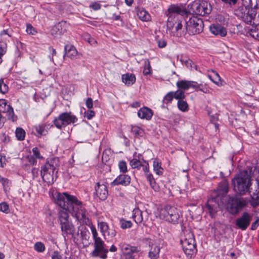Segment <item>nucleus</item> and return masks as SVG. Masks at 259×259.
<instances>
[{
  "instance_id": "1",
  "label": "nucleus",
  "mask_w": 259,
  "mask_h": 259,
  "mask_svg": "<svg viewBox=\"0 0 259 259\" xmlns=\"http://www.w3.org/2000/svg\"><path fill=\"white\" fill-rule=\"evenodd\" d=\"M55 203L60 207L72 211V216L80 225L89 226L91 230L93 239L98 236L96 227L88 217V212L85 205L74 195L67 193L56 192L54 195Z\"/></svg>"
},
{
  "instance_id": "2",
  "label": "nucleus",
  "mask_w": 259,
  "mask_h": 259,
  "mask_svg": "<svg viewBox=\"0 0 259 259\" xmlns=\"http://www.w3.org/2000/svg\"><path fill=\"white\" fill-rule=\"evenodd\" d=\"M167 30L171 36L181 37L185 35L186 11L181 6L171 5L167 10Z\"/></svg>"
},
{
  "instance_id": "3",
  "label": "nucleus",
  "mask_w": 259,
  "mask_h": 259,
  "mask_svg": "<svg viewBox=\"0 0 259 259\" xmlns=\"http://www.w3.org/2000/svg\"><path fill=\"white\" fill-rule=\"evenodd\" d=\"M251 168L249 170L240 171L232 180L234 190L240 195L250 193V187L251 185Z\"/></svg>"
},
{
  "instance_id": "4",
  "label": "nucleus",
  "mask_w": 259,
  "mask_h": 259,
  "mask_svg": "<svg viewBox=\"0 0 259 259\" xmlns=\"http://www.w3.org/2000/svg\"><path fill=\"white\" fill-rule=\"evenodd\" d=\"M60 165L58 157L48 158L45 164L41 167L40 175L43 181L48 185L53 184L56 181L55 172H58V167Z\"/></svg>"
},
{
  "instance_id": "5",
  "label": "nucleus",
  "mask_w": 259,
  "mask_h": 259,
  "mask_svg": "<svg viewBox=\"0 0 259 259\" xmlns=\"http://www.w3.org/2000/svg\"><path fill=\"white\" fill-rule=\"evenodd\" d=\"M62 208V210L59 211L58 217V221L60 225L62 235L65 239H66V238L68 237V235H71L72 237L74 238V241H75L76 239L74 236L75 229L71 221L69 220V216L67 212V211H68L71 212L72 213V211L71 210H67L63 208Z\"/></svg>"
},
{
  "instance_id": "6",
  "label": "nucleus",
  "mask_w": 259,
  "mask_h": 259,
  "mask_svg": "<svg viewBox=\"0 0 259 259\" xmlns=\"http://www.w3.org/2000/svg\"><path fill=\"white\" fill-rule=\"evenodd\" d=\"M252 0H243V6L235 11V14L245 23L251 25L256 15V11L252 9Z\"/></svg>"
},
{
  "instance_id": "7",
  "label": "nucleus",
  "mask_w": 259,
  "mask_h": 259,
  "mask_svg": "<svg viewBox=\"0 0 259 259\" xmlns=\"http://www.w3.org/2000/svg\"><path fill=\"white\" fill-rule=\"evenodd\" d=\"M159 216L161 219L172 224H178L182 217L181 211L175 206L166 205L160 208Z\"/></svg>"
},
{
  "instance_id": "8",
  "label": "nucleus",
  "mask_w": 259,
  "mask_h": 259,
  "mask_svg": "<svg viewBox=\"0 0 259 259\" xmlns=\"http://www.w3.org/2000/svg\"><path fill=\"white\" fill-rule=\"evenodd\" d=\"M181 244L184 252L187 256L191 258L197 252L196 243L193 233L189 231L186 235L183 240H181Z\"/></svg>"
},
{
  "instance_id": "9",
  "label": "nucleus",
  "mask_w": 259,
  "mask_h": 259,
  "mask_svg": "<svg viewBox=\"0 0 259 259\" xmlns=\"http://www.w3.org/2000/svg\"><path fill=\"white\" fill-rule=\"evenodd\" d=\"M227 198V209L232 214L238 213L246 205L245 200L241 197L228 195Z\"/></svg>"
},
{
  "instance_id": "10",
  "label": "nucleus",
  "mask_w": 259,
  "mask_h": 259,
  "mask_svg": "<svg viewBox=\"0 0 259 259\" xmlns=\"http://www.w3.org/2000/svg\"><path fill=\"white\" fill-rule=\"evenodd\" d=\"M203 27L204 24L202 19L197 17H191L189 21H186L185 35L187 33L189 35L199 34L203 31Z\"/></svg>"
},
{
  "instance_id": "11",
  "label": "nucleus",
  "mask_w": 259,
  "mask_h": 259,
  "mask_svg": "<svg viewBox=\"0 0 259 259\" xmlns=\"http://www.w3.org/2000/svg\"><path fill=\"white\" fill-rule=\"evenodd\" d=\"M190 7V11L194 14L201 16L208 15L211 11L210 4L206 1L193 2Z\"/></svg>"
},
{
  "instance_id": "12",
  "label": "nucleus",
  "mask_w": 259,
  "mask_h": 259,
  "mask_svg": "<svg viewBox=\"0 0 259 259\" xmlns=\"http://www.w3.org/2000/svg\"><path fill=\"white\" fill-rule=\"evenodd\" d=\"M251 220L250 215L247 212H244L240 217L236 220V226L242 231L246 230L249 226Z\"/></svg>"
},
{
  "instance_id": "13",
  "label": "nucleus",
  "mask_w": 259,
  "mask_h": 259,
  "mask_svg": "<svg viewBox=\"0 0 259 259\" xmlns=\"http://www.w3.org/2000/svg\"><path fill=\"white\" fill-rule=\"evenodd\" d=\"M137 153L134 154V158L130 160V164L132 167L134 169H140L142 167V170L144 168V166L146 164H149L148 161L145 160L141 153H139L136 155Z\"/></svg>"
},
{
  "instance_id": "14",
  "label": "nucleus",
  "mask_w": 259,
  "mask_h": 259,
  "mask_svg": "<svg viewBox=\"0 0 259 259\" xmlns=\"http://www.w3.org/2000/svg\"><path fill=\"white\" fill-rule=\"evenodd\" d=\"M0 111L3 113H7L9 119L13 121L17 120V117L15 115L13 108L7 104V100L5 99L0 100Z\"/></svg>"
},
{
  "instance_id": "15",
  "label": "nucleus",
  "mask_w": 259,
  "mask_h": 259,
  "mask_svg": "<svg viewBox=\"0 0 259 259\" xmlns=\"http://www.w3.org/2000/svg\"><path fill=\"white\" fill-rule=\"evenodd\" d=\"M95 193L101 200H106L108 196V186L107 184H101L98 182L95 186Z\"/></svg>"
},
{
  "instance_id": "16",
  "label": "nucleus",
  "mask_w": 259,
  "mask_h": 259,
  "mask_svg": "<svg viewBox=\"0 0 259 259\" xmlns=\"http://www.w3.org/2000/svg\"><path fill=\"white\" fill-rule=\"evenodd\" d=\"M81 54L78 52L75 47L70 44H67L64 47L63 58L66 56L71 60L80 58Z\"/></svg>"
},
{
  "instance_id": "17",
  "label": "nucleus",
  "mask_w": 259,
  "mask_h": 259,
  "mask_svg": "<svg viewBox=\"0 0 259 259\" xmlns=\"http://www.w3.org/2000/svg\"><path fill=\"white\" fill-rule=\"evenodd\" d=\"M54 125L48 123H43L35 125L33 127L36 133L35 135L38 138H40L42 136H46L48 134L49 131Z\"/></svg>"
},
{
  "instance_id": "18",
  "label": "nucleus",
  "mask_w": 259,
  "mask_h": 259,
  "mask_svg": "<svg viewBox=\"0 0 259 259\" xmlns=\"http://www.w3.org/2000/svg\"><path fill=\"white\" fill-rule=\"evenodd\" d=\"M98 226L100 231L102 233L103 236L104 237L107 235L110 238H113L116 236V231L113 228L110 229L106 222H99Z\"/></svg>"
},
{
  "instance_id": "19",
  "label": "nucleus",
  "mask_w": 259,
  "mask_h": 259,
  "mask_svg": "<svg viewBox=\"0 0 259 259\" xmlns=\"http://www.w3.org/2000/svg\"><path fill=\"white\" fill-rule=\"evenodd\" d=\"M131 182V178L128 175L120 174L118 176L113 182L110 184L112 187L122 185L123 186H127L130 185Z\"/></svg>"
},
{
  "instance_id": "20",
  "label": "nucleus",
  "mask_w": 259,
  "mask_h": 259,
  "mask_svg": "<svg viewBox=\"0 0 259 259\" xmlns=\"http://www.w3.org/2000/svg\"><path fill=\"white\" fill-rule=\"evenodd\" d=\"M218 197L209 199L205 204V208L208 211L210 217L213 218L218 211L219 204L217 202Z\"/></svg>"
},
{
  "instance_id": "21",
  "label": "nucleus",
  "mask_w": 259,
  "mask_h": 259,
  "mask_svg": "<svg viewBox=\"0 0 259 259\" xmlns=\"http://www.w3.org/2000/svg\"><path fill=\"white\" fill-rule=\"evenodd\" d=\"M93 239L94 241V249L91 253V255L92 257H97L100 256V250L103 249V247L105 246V244L100 237H98Z\"/></svg>"
},
{
  "instance_id": "22",
  "label": "nucleus",
  "mask_w": 259,
  "mask_h": 259,
  "mask_svg": "<svg viewBox=\"0 0 259 259\" xmlns=\"http://www.w3.org/2000/svg\"><path fill=\"white\" fill-rule=\"evenodd\" d=\"M32 155L28 156L27 159L29 163L32 165L37 164V159H43L44 158L41 155L40 150L38 147H35L32 149Z\"/></svg>"
},
{
  "instance_id": "23",
  "label": "nucleus",
  "mask_w": 259,
  "mask_h": 259,
  "mask_svg": "<svg viewBox=\"0 0 259 259\" xmlns=\"http://www.w3.org/2000/svg\"><path fill=\"white\" fill-rule=\"evenodd\" d=\"M137 115L142 119L150 120L153 115V112L149 108L144 106L139 110Z\"/></svg>"
},
{
  "instance_id": "24",
  "label": "nucleus",
  "mask_w": 259,
  "mask_h": 259,
  "mask_svg": "<svg viewBox=\"0 0 259 259\" xmlns=\"http://www.w3.org/2000/svg\"><path fill=\"white\" fill-rule=\"evenodd\" d=\"M210 31L212 34L221 37L225 36L227 33L226 29L219 24L211 25L210 26Z\"/></svg>"
},
{
  "instance_id": "25",
  "label": "nucleus",
  "mask_w": 259,
  "mask_h": 259,
  "mask_svg": "<svg viewBox=\"0 0 259 259\" xmlns=\"http://www.w3.org/2000/svg\"><path fill=\"white\" fill-rule=\"evenodd\" d=\"M120 247L123 256L133 253H138L140 251L137 246H131L126 243L121 244Z\"/></svg>"
},
{
  "instance_id": "26",
  "label": "nucleus",
  "mask_w": 259,
  "mask_h": 259,
  "mask_svg": "<svg viewBox=\"0 0 259 259\" xmlns=\"http://www.w3.org/2000/svg\"><path fill=\"white\" fill-rule=\"evenodd\" d=\"M218 193L222 196L226 195L229 191V183L228 181L224 179L218 184L217 187Z\"/></svg>"
},
{
  "instance_id": "27",
  "label": "nucleus",
  "mask_w": 259,
  "mask_h": 259,
  "mask_svg": "<svg viewBox=\"0 0 259 259\" xmlns=\"http://www.w3.org/2000/svg\"><path fill=\"white\" fill-rule=\"evenodd\" d=\"M137 15L139 19L143 22H148L151 19L149 12L143 8L137 9Z\"/></svg>"
},
{
  "instance_id": "28",
  "label": "nucleus",
  "mask_w": 259,
  "mask_h": 259,
  "mask_svg": "<svg viewBox=\"0 0 259 259\" xmlns=\"http://www.w3.org/2000/svg\"><path fill=\"white\" fill-rule=\"evenodd\" d=\"M52 122L54 126L60 130L67 126L62 113L60 114L58 117H55Z\"/></svg>"
},
{
  "instance_id": "29",
  "label": "nucleus",
  "mask_w": 259,
  "mask_h": 259,
  "mask_svg": "<svg viewBox=\"0 0 259 259\" xmlns=\"http://www.w3.org/2000/svg\"><path fill=\"white\" fill-rule=\"evenodd\" d=\"M62 113L67 126L72 123L73 124L78 120L77 117L71 112H65Z\"/></svg>"
},
{
  "instance_id": "30",
  "label": "nucleus",
  "mask_w": 259,
  "mask_h": 259,
  "mask_svg": "<svg viewBox=\"0 0 259 259\" xmlns=\"http://www.w3.org/2000/svg\"><path fill=\"white\" fill-rule=\"evenodd\" d=\"M122 81L127 85H132L135 82L136 78L135 75L133 73H125L121 76Z\"/></svg>"
},
{
  "instance_id": "31",
  "label": "nucleus",
  "mask_w": 259,
  "mask_h": 259,
  "mask_svg": "<svg viewBox=\"0 0 259 259\" xmlns=\"http://www.w3.org/2000/svg\"><path fill=\"white\" fill-rule=\"evenodd\" d=\"M132 218L137 224H139L143 221L142 211L138 208H135L132 212Z\"/></svg>"
},
{
  "instance_id": "32",
  "label": "nucleus",
  "mask_w": 259,
  "mask_h": 259,
  "mask_svg": "<svg viewBox=\"0 0 259 259\" xmlns=\"http://www.w3.org/2000/svg\"><path fill=\"white\" fill-rule=\"evenodd\" d=\"M153 166V170L156 175L159 176L163 175V168L162 167V162L159 159L157 158L154 159Z\"/></svg>"
},
{
  "instance_id": "33",
  "label": "nucleus",
  "mask_w": 259,
  "mask_h": 259,
  "mask_svg": "<svg viewBox=\"0 0 259 259\" xmlns=\"http://www.w3.org/2000/svg\"><path fill=\"white\" fill-rule=\"evenodd\" d=\"M160 247L152 244L149 250L148 256L150 259H157L159 256Z\"/></svg>"
},
{
  "instance_id": "34",
  "label": "nucleus",
  "mask_w": 259,
  "mask_h": 259,
  "mask_svg": "<svg viewBox=\"0 0 259 259\" xmlns=\"http://www.w3.org/2000/svg\"><path fill=\"white\" fill-rule=\"evenodd\" d=\"M0 183L2 184L5 193L7 195L11 189L12 186L11 181L7 178L4 177L0 178Z\"/></svg>"
},
{
  "instance_id": "35",
  "label": "nucleus",
  "mask_w": 259,
  "mask_h": 259,
  "mask_svg": "<svg viewBox=\"0 0 259 259\" xmlns=\"http://www.w3.org/2000/svg\"><path fill=\"white\" fill-rule=\"evenodd\" d=\"M131 132L135 135V137L138 138L143 137L145 135L144 130L138 126H133L131 128Z\"/></svg>"
},
{
  "instance_id": "36",
  "label": "nucleus",
  "mask_w": 259,
  "mask_h": 259,
  "mask_svg": "<svg viewBox=\"0 0 259 259\" xmlns=\"http://www.w3.org/2000/svg\"><path fill=\"white\" fill-rule=\"evenodd\" d=\"M177 88L183 91L188 90L190 89V80H181L176 83Z\"/></svg>"
},
{
  "instance_id": "37",
  "label": "nucleus",
  "mask_w": 259,
  "mask_h": 259,
  "mask_svg": "<svg viewBox=\"0 0 259 259\" xmlns=\"http://www.w3.org/2000/svg\"><path fill=\"white\" fill-rule=\"evenodd\" d=\"M177 107L180 111L183 112L188 111L189 109L188 103L184 99L178 101Z\"/></svg>"
},
{
  "instance_id": "38",
  "label": "nucleus",
  "mask_w": 259,
  "mask_h": 259,
  "mask_svg": "<svg viewBox=\"0 0 259 259\" xmlns=\"http://www.w3.org/2000/svg\"><path fill=\"white\" fill-rule=\"evenodd\" d=\"M144 167V168H143V171L144 172L145 177L149 183H150L152 182L155 181L153 175L149 172V164H146V165H145Z\"/></svg>"
},
{
  "instance_id": "39",
  "label": "nucleus",
  "mask_w": 259,
  "mask_h": 259,
  "mask_svg": "<svg viewBox=\"0 0 259 259\" xmlns=\"http://www.w3.org/2000/svg\"><path fill=\"white\" fill-rule=\"evenodd\" d=\"M175 99L173 92H168L163 97L162 99V103L166 105L170 104L172 103L173 99Z\"/></svg>"
},
{
  "instance_id": "40",
  "label": "nucleus",
  "mask_w": 259,
  "mask_h": 259,
  "mask_svg": "<svg viewBox=\"0 0 259 259\" xmlns=\"http://www.w3.org/2000/svg\"><path fill=\"white\" fill-rule=\"evenodd\" d=\"M120 227L122 229H129L132 227L133 223L131 221H127L123 218L119 220Z\"/></svg>"
},
{
  "instance_id": "41",
  "label": "nucleus",
  "mask_w": 259,
  "mask_h": 259,
  "mask_svg": "<svg viewBox=\"0 0 259 259\" xmlns=\"http://www.w3.org/2000/svg\"><path fill=\"white\" fill-rule=\"evenodd\" d=\"M25 131L21 127H17L15 131L16 137L18 140L23 141L25 137Z\"/></svg>"
},
{
  "instance_id": "42",
  "label": "nucleus",
  "mask_w": 259,
  "mask_h": 259,
  "mask_svg": "<svg viewBox=\"0 0 259 259\" xmlns=\"http://www.w3.org/2000/svg\"><path fill=\"white\" fill-rule=\"evenodd\" d=\"M78 230L80 231V237L82 240H88L89 238L90 232L85 227H79Z\"/></svg>"
},
{
  "instance_id": "43",
  "label": "nucleus",
  "mask_w": 259,
  "mask_h": 259,
  "mask_svg": "<svg viewBox=\"0 0 259 259\" xmlns=\"http://www.w3.org/2000/svg\"><path fill=\"white\" fill-rule=\"evenodd\" d=\"M173 94L175 99L178 101L185 99L186 98L185 91L181 89H178L176 91L173 92Z\"/></svg>"
},
{
  "instance_id": "44",
  "label": "nucleus",
  "mask_w": 259,
  "mask_h": 259,
  "mask_svg": "<svg viewBox=\"0 0 259 259\" xmlns=\"http://www.w3.org/2000/svg\"><path fill=\"white\" fill-rule=\"evenodd\" d=\"M251 205L255 207L259 205V193H256L254 192H252V194H251Z\"/></svg>"
},
{
  "instance_id": "45",
  "label": "nucleus",
  "mask_w": 259,
  "mask_h": 259,
  "mask_svg": "<svg viewBox=\"0 0 259 259\" xmlns=\"http://www.w3.org/2000/svg\"><path fill=\"white\" fill-rule=\"evenodd\" d=\"M34 249L38 252H43L46 249V247L42 242H37L34 245Z\"/></svg>"
},
{
  "instance_id": "46",
  "label": "nucleus",
  "mask_w": 259,
  "mask_h": 259,
  "mask_svg": "<svg viewBox=\"0 0 259 259\" xmlns=\"http://www.w3.org/2000/svg\"><path fill=\"white\" fill-rule=\"evenodd\" d=\"M118 168L120 172L125 174L127 171V163L124 160H120L118 162Z\"/></svg>"
},
{
  "instance_id": "47",
  "label": "nucleus",
  "mask_w": 259,
  "mask_h": 259,
  "mask_svg": "<svg viewBox=\"0 0 259 259\" xmlns=\"http://www.w3.org/2000/svg\"><path fill=\"white\" fill-rule=\"evenodd\" d=\"M256 220L253 222L251 226L250 229L251 230H255L257 229L259 225V209L256 210L255 211Z\"/></svg>"
},
{
  "instance_id": "48",
  "label": "nucleus",
  "mask_w": 259,
  "mask_h": 259,
  "mask_svg": "<svg viewBox=\"0 0 259 259\" xmlns=\"http://www.w3.org/2000/svg\"><path fill=\"white\" fill-rule=\"evenodd\" d=\"M61 27L62 26L60 23H58L55 25L52 29V34L53 35L61 34L62 33Z\"/></svg>"
},
{
  "instance_id": "49",
  "label": "nucleus",
  "mask_w": 259,
  "mask_h": 259,
  "mask_svg": "<svg viewBox=\"0 0 259 259\" xmlns=\"http://www.w3.org/2000/svg\"><path fill=\"white\" fill-rule=\"evenodd\" d=\"M156 40L158 47L160 48H165L167 45L166 40L163 37L159 38V36H157L156 37Z\"/></svg>"
},
{
  "instance_id": "50",
  "label": "nucleus",
  "mask_w": 259,
  "mask_h": 259,
  "mask_svg": "<svg viewBox=\"0 0 259 259\" xmlns=\"http://www.w3.org/2000/svg\"><path fill=\"white\" fill-rule=\"evenodd\" d=\"M9 91L8 85L4 81V79H0V92L3 94L7 93Z\"/></svg>"
},
{
  "instance_id": "51",
  "label": "nucleus",
  "mask_w": 259,
  "mask_h": 259,
  "mask_svg": "<svg viewBox=\"0 0 259 259\" xmlns=\"http://www.w3.org/2000/svg\"><path fill=\"white\" fill-rule=\"evenodd\" d=\"M26 31L28 34L33 35H36L37 33V30L29 23L26 24Z\"/></svg>"
},
{
  "instance_id": "52",
  "label": "nucleus",
  "mask_w": 259,
  "mask_h": 259,
  "mask_svg": "<svg viewBox=\"0 0 259 259\" xmlns=\"http://www.w3.org/2000/svg\"><path fill=\"white\" fill-rule=\"evenodd\" d=\"M0 211L8 214L10 212L9 204L6 202L0 203Z\"/></svg>"
},
{
  "instance_id": "53",
  "label": "nucleus",
  "mask_w": 259,
  "mask_h": 259,
  "mask_svg": "<svg viewBox=\"0 0 259 259\" xmlns=\"http://www.w3.org/2000/svg\"><path fill=\"white\" fill-rule=\"evenodd\" d=\"M198 91H201L205 94H210V89L206 84H203L200 83L197 90Z\"/></svg>"
},
{
  "instance_id": "54",
  "label": "nucleus",
  "mask_w": 259,
  "mask_h": 259,
  "mask_svg": "<svg viewBox=\"0 0 259 259\" xmlns=\"http://www.w3.org/2000/svg\"><path fill=\"white\" fill-rule=\"evenodd\" d=\"M221 1L226 6L232 8L237 4L238 0H221Z\"/></svg>"
},
{
  "instance_id": "55",
  "label": "nucleus",
  "mask_w": 259,
  "mask_h": 259,
  "mask_svg": "<svg viewBox=\"0 0 259 259\" xmlns=\"http://www.w3.org/2000/svg\"><path fill=\"white\" fill-rule=\"evenodd\" d=\"M84 117L88 120L92 119L95 116V112L91 109H89L84 113Z\"/></svg>"
},
{
  "instance_id": "56",
  "label": "nucleus",
  "mask_w": 259,
  "mask_h": 259,
  "mask_svg": "<svg viewBox=\"0 0 259 259\" xmlns=\"http://www.w3.org/2000/svg\"><path fill=\"white\" fill-rule=\"evenodd\" d=\"M109 249H107L105 248V246L103 247V249L102 250H100V257L102 259H106L107 257V253L108 252Z\"/></svg>"
},
{
  "instance_id": "57",
  "label": "nucleus",
  "mask_w": 259,
  "mask_h": 259,
  "mask_svg": "<svg viewBox=\"0 0 259 259\" xmlns=\"http://www.w3.org/2000/svg\"><path fill=\"white\" fill-rule=\"evenodd\" d=\"M90 8L94 11H98L101 9V5L98 2H93L90 5Z\"/></svg>"
},
{
  "instance_id": "58",
  "label": "nucleus",
  "mask_w": 259,
  "mask_h": 259,
  "mask_svg": "<svg viewBox=\"0 0 259 259\" xmlns=\"http://www.w3.org/2000/svg\"><path fill=\"white\" fill-rule=\"evenodd\" d=\"M150 187L155 192H158L160 190V187L155 180L149 183Z\"/></svg>"
},
{
  "instance_id": "59",
  "label": "nucleus",
  "mask_w": 259,
  "mask_h": 259,
  "mask_svg": "<svg viewBox=\"0 0 259 259\" xmlns=\"http://www.w3.org/2000/svg\"><path fill=\"white\" fill-rule=\"evenodd\" d=\"M6 157L4 154H0V166L4 167L6 165Z\"/></svg>"
},
{
  "instance_id": "60",
  "label": "nucleus",
  "mask_w": 259,
  "mask_h": 259,
  "mask_svg": "<svg viewBox=\"0 0 259 259\" xmlns=\"http://www.w3.org/2000/svg\"><path fill=\"white\" fill-rule=\"evenodd\" d=\"M85 105L89 109L93 108V101L91 98H88L85 101Z\"/></svg>"
},
{
  "instance_id": "61",
  "label": "nucleus",
  "mask_w": 259,
  "mask_h": 259,
  "mask_svg": "<svg viewBox=\"0 0 259 259\" xmlns=\"http://www.w3.org/2000/svg\"><path fill=\"white\" fill-rule=\"evenodd\" d=\"M7 51V44L0 45V56L3 57L6 53Z\"/></svg>"
},
{
  "instance_id": "62",
  "label": "nucleus",
  "mask_w": 259,
  "mask_h": 259,
  "mask_svg": "<svg viewBox=\"0 0 259 259\" xmlns=\"http://www.w3.org/2000/svg\"><path fill=\"white\" fill-rule=\"evenodd\" d=\"M200 83H198L196 81H190V88H192L197 92V90Z\"/></svg>"
},
{
  "instance_id": "63",
  "label": "nucleus",
  "mask_w": 259,
  "mask_h": 259,
  "mask_svg": "<svg viewBox=\"0 0 259 259\" xmlns=\"http://www.w3.org/2000/svg\"><path fill=\"white\" fill-rule=\"evenodd\" d=\"M52 259H62V256L58 251H54L51 256Z\"/></svg>"
},
{
  "instance_id": "64",
  "label": "nucleus",
  "mask_w": 259,
  "mask_h": 259,
  "mask_svg": "<svg viewBox=\"0 0 259 259\" xmlns=\"http://www.w3.org/2000/svg\"><path fill=\"white\" fill-rule=\"evenodd\" d=\"M0 139L2 142L8 143L9 141V137L5 134H3L0 136Z\"/></svg>"
}]
</instances>
